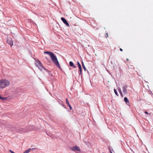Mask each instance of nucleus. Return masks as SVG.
Returning a JSON list of instances; mask_svg holds the SVG:
<instances>
[{
  "mask_svg": "<svg viewBox=\"0 0 153 153\" xmlns=\"http://www.w3.org/2000/svg\"><path fill=\"white\" fill-rule=\"evenodd\" d=\"M44 53L48 55L51 58L52 60L54 63L55 65L59 68L60 66L56 56L52 52L50 51H44Z\"/></svg>",
  "mask_w": 153,
  "mask_h": 153,
  "instance_id": "1",
  "label": "nucleus"
},
{
  "mask_svg": "<svg viewBox=\"0 0 153 153\" xmlns=\"http://www.w3.org/2000/svg\"><path fill=\"white\" fill-rule=\"evenodd\" d=\"M10 84L9 81L7 79H0V88H4Z\"/></svg>",
  "mask_w": 153,
  "mask_h": 153,
  "instance_id": "2",
  "label": "nucleus"
},
{
  "mask_svg": "<svg viewBox=\"0 0 153 153\" xmlns=\"http://www.w3.org/2000/svg\"><path fill=\"white\" fill-rule=\"evenodd\" d=\"M36 62L35 63L36 65L38 68L41 71H42V64L38 59L35 60Z\"/></svg>",
  "mask_w": 153,
  "mask_h": 153,
  "instance_id": "3",
  "label": "nucleus"
},
{
  "mask_svg": "<svg viewBox=\"0 0 153 153\" xmlns=\"http://www.w3.org/2000/svg\"><path fill=\"white\" fill-rule=\"evenodd\" d=\"M16 130L17 132H19L20 133L25 132L27 131L25 129L21 128H19V129L17 128Z\"/></svg>",
  "mask_w": 153,
  "mask_h": 153,
  "instance_id": "4",
  "label": "nucleus"
},
{
  "mask_svg": "<svg viewBox=\"0 0 153 153\" xmlns=\"http://www.w3.org/2000/svg\"><path fill=\"white\" fill-rule=\"evenodd\" d=\"M61 20L67 26H69V25L66 20L63 17L61 18Z\"/></svg>",
  "mask_w": 153,
  "mask_h": 153,
  "instance_id": "5",
  "label": "nucleus"
},
{
  "mask_svg": "<svg viewBox=\"0 0 153 153\" xmlns=\"http://www.w3.org/2000/svg\"><path fill=\"white\" fill-rule=\"evenodd\" d=\"M7 42L11 46L13 45V42L11 39L7 38Z\"/></svg>",
  "mask_w": 153,
  "mask_h": 153,
  "instance_id": "6",
  "label": "nucleus"
},
{
  "mask_svg": "<svg viewBox=\"0 0 153 153\" xmlns=\"http://www.w3.org/2000/svg\"><path fill=\"white\" fill-rule=\"evenodd\" d=\"M77 64L79 66V73L80 74H82V68L81 65L79 62H77Z\"/></svg>",
  "mask_w": 153,
  "mask_h": 153,
  "instance_id": "7",
  "label": "nucleus"
},
{
  "mask_svg": "<svg viewBox=\"0 0 153 153\" xmlns=\"http://www.w3.org/2000/svg\"><path fill=\"white\" fill-rule=\"evenodd\" d=\"M66 103L68 105L69 107V108L71 110L72 108L70 105L69 102V101H68V99L67 98H66Z\"/></svg>",
  "mask_w": 153,
  "mask_h": 153,
  "instance_id": "8",
  "label": "nucleus"
},
{
  "mask_svg": "<svg viewBox=\"0 0 153 153\" xmlns=\"http://www.w3.org/2000/svg\"><path fill=\"white\" fill-rule=\"evenodd\" d=\"M72 151L76 152V146H75L71 148Z\"/></svg>",
  "mask_w": 153,
  "mask_h": 153,
  "instance_id": "9",
  "label": "nucleus"
},
{
  "mask_svg": "<svg viewBox=\"0 0 153 153\" xmlns=\"http://www.w3.org/2000/svg\"><path fill=\"white\" fill-rule=\"evenodd\" d=\"M124 100L127 104H129V101L128 100V98L126 97H125L124 98Z\"/></svg>",
  "mask_w": 153,
  "mask_h": 153,
  "instance_id": "10",
  "label": "nucleus"
},
{
  "mask_svg": "<svg viewBox=\"0 0 153 153\" xmlns=\"http://www.w3.org/2000/svg\"><path fill=\"white\" fill-rule=\"evenodd\" d=\"M69 65H70V66H71V67H73L74 68H76V66H75L74 65V64L73 62L71 61H70L69 62Z\"/></svg>",
  "mask_w": 153,
  "mask_h": 153,
  "instance_id": "11",
  "label": "nucleus"
},
{
  "mask_svg": "<svg viewBox=\"0 0 153 153\" xmlns=\"http://www.w3.org/2000/svg\"><path fill=\"white\" fill-rule=\"evenodd\" d=\"M7 98L6 97H2L0 95V99L2 100H7Z\"/></svg>",
  "mask_w": 153,
  "mask_h": 153,
  "instance_id": "12",
  "label": "nucleus"
},
{
  "mask_svg": "<svg viewBox=\"0 0 153 153\" xmlns=\"http://www.w3.org/2000/svg\"><path fill=\"white\" fill-rule=\"evenodd\" d=\"M30 148L28 149L27 150H25L23 153H28L31 150Z\"/></svg>",
  "mask_w": 153,
  "mask_h": 153,
  "instance_id": "13",
  "label": "nucleus"
},
{
  "mask_svg": "<svg viewBox=\"0 0 153 153\" xmlns=\"http://www.w3.org/2000/svg\"><path fill=\"white\" fill-rule=\"evenodd\" d=\"M127 87L126 86H124L123 87V91L124 93H126V88Z\"/></svg>",
  "mask_w": 153,
  "mask_h": 153,
  "instance_id": "14",
  "label": "nucleus"
},
{
  "mask_svg": "<svg viewBox=\"0 0 153 153\" xmlns=\"http://www.w3.org/2000/svg\"><path fill=\"white\" fill-rule=\"evenodd\" d=\"M114 93H115V94H116V95H117V96H118V93H117V91L115 89H114Z\"/></svg>",
  "mask_w": 153,
  "mask_h": 153,
  "instance_id": "15",
  "label": "nucleus"
},
{
  "mask_svg": "<svg viewBox=\"0 0 153 153\" xmlns=\"http://www.w3.org/2000/svg\"><path fill=\"white\" fill-rule=\"evenodd\" d=\"M82 67H83V68H84V69H85V68L83 63H82Z\"/></svg>",
  "mask_w": 153,
  "mask_h": 153,
  "instance_id": "16",
  "label": "nucleus"
},
{
  "mask_svg": "<svg viewBox=\"0 0 153 153\" xmlns=\"http://www.w3.org/2000/svg\"><path fill=\"white\" fill-rule=\"evenodd\" d=\"M43 68L45 70V71H46L47 72H48V70L47 69H46V68H45L43 67V68Z\"/></svg>",
  "mask_w": 153,
  "mask_h": 153,
  "instance_id": "17",
  "label": "nucleus"
},
{
  "mask_svg": "<svg viewBox=\"0 0 153 153\" xmlns=\"http://www.w3.org/2000/svg\"><path fill=\"white\" fill-rule=\"evenodd\" d=\"M47 134L48 135H49L50 137H52V138H53V137H52V135L51 134H49V135H48V134Z\"/></svg>",
  "mask_w": 153,
  "mask_h": 153,
  "instance_id": "18",
  "label": "nucleus"
},
{
  "mask_svg": "<svg viewBox=\"0 0 153 153\" xmlns=\"http://www.w3.org/2000/svg\"><path fill=\"white\" fill-rule=\"evenodd\" d=\"M77 151H80L79 148L77 147Z\"/></svg>",
  "mask_w": 153,
  "mask_h": 153,
  "instance_id": "19",
  "label": "nucleus"
},
{
  "mask_svg": "<svg viewBox=\"0 0 153 153\" xmlns=\"http://www.w3.org/2000/svg\"><path fill=\"white\" fill-rule=\"evenodd\" d=\"M145 114H150L148 112H147V111H145Z\"/></svg>",
  "mask_w": 153,
  "mask_h": 153,
  "instance_id": "20",
  "label": "nucleus"
},
{
  "mask_svg": "<svg viewBox=\"0 0 153 153\" xmlns=\"http://www.w3.org/2000/svg\"><path fill=\"white\" fill-rule=\"evenodd\" d=\"M30 149H31V150H34V149H36V148H33Z\"/></svg>",
  "mask_w": 153,
  "mask_h": 153,
  "instance_id": "21",
  "label": "nucleus"
},
{
  "mask_svg": "<svg viewBox=\"0 0 153 153\" xmlns=\"http://www.w3.org/2000/svg\"><path fill=\"white\" fill-rule=\"evenodd\" d=\"M120 50L121 51H123V49L121 48H120Z\"/></svg>",
  "mask_w": 153,
  "mask_h": 153,
  "instance_id": "22",
  "label": "nucleus"
},
{
  "mask_svg": "<svg viewBox=\"0 0 153 153\" xmlns=\"http://www.w3.org/2000/svg\"><path fill=\"white\" fill-rule=\"evenodd\" d=\"M126 60L127 61H128L129 59H127Z\"/></svg>",
  "mask_w": 153,
  "mask_h": 153,
  "instance_id": "23",
  "label": "nucleus"
},
{
  "mask_svg": "<svg viewBox=\"0 0 153 153\" xmlns=\"http://www.w3.org/2000/svg\"><path fill=\"white\" fill-rule=\"evenodd\" d=\"M111 153H112L111 152Z\"/></svg>",
  "mask_w": 153,
  "mask_h": 153,
  "instance_id": "24",
  "label": "nucleus"
}]
</instances>
